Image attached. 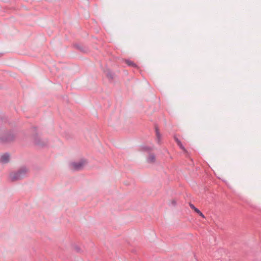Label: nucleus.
Listing matches in <instances>:
<instances>
[{"mask_svg": "<svg viewBox=\"0 0 261 261\" xmlns=\"http://www.w3.org/2000/svg\"><path fill=\"white\" fill-rule=\"evenodd\" d=\"M27 169L26 168H22L16 172L10 174V179L12 181L20 180L23 178L26 175Z\"/></svg>", "mask_w": 261, "mask_h": 261, "instance_id": "obj_1", "label": "nucleus"}, {"mask_svg": "<svg viewBox=\"0 0 261 261\" xmlns=\"http://www.w3.org/2000/svg\"><path fill=\"white\" fill-rule=\"evenodd\" d=\"M86 162L84 160H82L77 162H73L70 164V168L73 170H80L83 168Z\"/></svg>", "mask_w": 261, "mask_h": 261, "instance_id": "obj_2", "label": "nucleus"}, {"mask_svg": "<svg viewBox=\"0 0 261 261\" xmlns=\"http://www.w3.org/2000/svg\"><path fill=\"white\" fill-rule=\"evenodd\" d=\"M14 138V135L12 134L9 133H7L5 136L0 138V141L3 143H6L13 140Z\"/></svg>", "mask_w": 261, "mask_h": 261, "instance_id": "obj_3", "label": "nucleus"}, {"mask_svg": "<svg viewBox=\"0 0 261 261\" xmlns=\"http://www.w3.org/2000/svg\"><path fill=\"white\" fill-rule=\"evenodd\" d=\"M10 159V155L9 153L6 152L0 156V162L2 164L8 163Z\"/></svg>", "mask_w": 261, "mask_h": 261, "instance_id": "obj_4", "label": "nucleus"}, {"mask_svg": "<svg viewBox=\"0 0 261 261\" xmlns=\"http://www.w3.org/2000/svg\"><path fill=\"white\" fill-rule=\"evenodd\" d=\"M189 205H190V207L192 209H193L200 216H201L203 218H205L204 215L197 208H196L193 204L190 203Z\"/></svg>", "mask_w": 261, "mask_h": 261, "instance_id": "obj_5", "label": "nucleus"}, {"mask_svg": "<svg viewBox=\"0 0 261 261\" xmlns=\"http://www.w3.org/2000/svg\"><path fill=\"white\" fill-rule=\"evenodd\" d=\"M147 162L150 163H154L155 161V157L154 154H150L147 158Z\"/></svg>", "mask_w": 261, "mask_h": 261, "instance_id": "obj_6", "label": "nucleus"}, {"mask_svg": "<svg viewBox=\"0 0 261 261\" xmlns=\"http://www.w3.org/2000/svg\"><path fill=\"white\" fill-rule=\"evenodd\" d=\"M155 133H156L157 142L158 143H160L161 142V136L160 134L159 130L158 128H156Z\"/></svg>", "mask_w": 261, "mask_h": 261, "instance_id": "obj_7", "label": "nucleus"}, {"mask_svg": "<svg viewBox=\"0 0 261 261\" xmlns=\"http://www.w3.org/2000/svg\"><path fill=\"white\" fill-rule=\"evenodd\" d=\"M125 62L127 64V65L129 66H132V67H137V65L130 60H126L125 61Z\"/></svg>", "mask_w": 261, "mask_h": 261, "instance_id": "obj_8", "label": "nucleus"}, {"mask_svg": "<svg viewBox=\"0 0 261 261\" xmlns=\"http://www.w3.org/2000/svg\"><path fill=\"white\" fill-rule=\"evenodd\" d=\"M176 142H177V145L179 146V147L182 149L183 150H186L185 147L182 144L181 141L177 138H175Z\"/></svg>", "mask_w": 261, "mask_h": 261, "instance_id": "obj_9", "label": "nucleus"}, {"mask_svg": "<svg viewBox=\"0 0 261 261\" xmlns=\"http://www.w3.org/2000/svg\"><path fill=\"white\" fill-rule=\"evenodd\" d=\"M171 204H172V205H176V201H175V200H173L171 201Z\"/></svg>", "mask_w": 261, "mask_h": 261, "instance_id": "obj_10", "label": "nucleus"}, {"mask_svg": "<svg viewBox=\"0 0 261 261\" xmlns=\"http://www.w3.org/2000/svg\"><path fill=\"white\" fill-rule=\"evenodd\" d=\"M108 77H110V78H111V79H112V78H113V75H112V73H109L108 74Z\"/></svg>", "mask_w": 261, "mask_h": 261, "instance_id": "obj_11", "label": "nucleus"}, {"mask_svg": "<svg viewBox=\"0 0 261 261\" xmlns=\"http://www.w3.org/2000/svg\"><path fill=\"white\" fill-rule=\"evenodd\" d=\"M143 149H144V150H146V151H147V150H150V148H149L148 147H144L143 148Z\"/></svg>", "mask_w": 261, "mask_h": 261, "instance_id": "obj_12", "label": "nucleus"}, {"mask_svg": "<svg viewBox=\"0 0 261 261\" xmlns=\"http://www.w3.org/2000/svg\"><path fill=\"white\" fill-rule=\"evenodd\" d=\"M35 143L38 145L40 144L39 142L37 140H35Z\"/></svg>", "mask_w": 261, "mask_h": 261, "instance_id": "obj_13", "label": "nucleus"}, {"mask_svg": "<svg viewBox=\"0 0 261 261\" xmlns=\"http://www.w3.org/2000/svg\"><path fill=\"white\" fill-rule=\"evenodd\" d=\"M75 249H76V251H77V252H79V251H80V249H79V247H76V248H75Z\"/></svg>", "mask_w": 261, "mask_h": 261, "instance_id": "obj_14", "label": "nucleus"}]
</instances>
